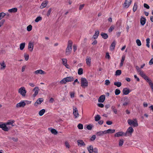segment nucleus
I'll return each instance as SVG.
<instances>
[{
  "mask_svg": "<svg viewBox=\"0 0 153 153\" xmlns=\"http://www.w3.org/2000/svg\"><path fill=\"white\" fill-rule=\"evenodd\" d=\"M26 105V103L24 101H22L19 103L16 104V107L17 108L21 107H24Z\"/></svg>",
  "mask_w": 153,
  "mask_h": 153,
  "instance_id": "nucleus-12",
  "label": "nucleus"
},
{
  "mask_svg": "<svg viewBox=\"0 0 153 153\" xmlns=\"http://www.w3.org/2000/svg\"><path fill=\"white\" fill-rule=\"evenodd\" d=\"M131 91L129 88H126L123 89V95H127L128 94L131 92Z\"/></svg>",
  "mask_w": 153,
  "mask_h": 153,
  "instance_id": "nucleus-15",
  "label": "nucleus"
},
{
  "mask_svg": "<svg viewBox=\"0 0 153 153\" xmlns=\"http://www.w3.org/2000/svg\"><path fill=\"white\" fill-rule=\"evenodd\" d=\"M77 127L79 129H82L83 128V125L82 124L79 123Z\"/></svg>",
  "mask_w": 153,
  "mask_h": 153,
  "instance_id": "nucleus-50",
  "label": "nucleus"
},
{
  "mask_svg": "<svg viewBox=\"0 0 153 153\" xmlns=\"http://www.w3.org/2000/svg\"><path fill=\"white\" fill-rule=\"evenodd\" d=\"M48 1L47 0L44 1L41 4L40 8L41 9H42L45 8L48 4Z\"/></svg>",
  "mask_w": 153,
  "mask_h": 153,
  "instance_id": "nucleus-16",
  "label": "nucleus"
},
{
  "mask_svg": "<svg viewBox=\"0 0 153 153\" xmlns=\"http://www.w3.org/2000/svg\"><path fill=\"white\" fill-rule=\"evenodd\" d=\"M70 96L71 98H73L74 97L75 93L74 92H70Z\"/></svg>",
  "mask_w": 153,
  "mask_h": 153,
  "instance_id": "nucleus-55",
  "label": "nucleus"
},
{
  "mask_svg": "<svg viewBox=\"0 0 153 153\" xmlns=\"http://www.w3.org/2000/svg\"><path fill=\"white\" fill-rule=\"evenodd\" d=\"M101 118L100 116L99 115H97L95 117V120L96 121H99Z\"/></svg>",
  "mask_w": 153,
  "mask_h": 153,
  "instance_id": "nucleus-37",
  "label": "nucleus"
},
{
  "mask_svg": "<svg viewBox=\"0 0 153 153\" xmlns=\"http://www.w3.org/2000/svg\"><path fill=\"white\" fill-rule=\"evenodd\" d=\"M144 7L146 8L147 9H149V6L146 4H143Z\"/></svg>",
  "mask_w": 153,
  "mask_h": 153,
  "instance_id": "nucleus-62",
  "label": "nucleus"
},
{
  "mask_svg": "<svg viewBox=\"0 0 153 153\" xmlns=\"http://www.w3.org/2000/svg\"><path fill=\"white\" fill-rule=\"evenodd\" d=\"M114 85L117 87H119L121 85L122 83L121 82H116L114 83Z\"/></svg>",
  "mask_w": 153,
  "mask_h": 153,
  "instance_id": "nucleus-34",
  "label": "nucleus"
},
{
  "mask_svg": "<svg viewBox=\"0 0 153 153\" xmlns=\"http://www.w3.org/2000/svg\"><path fill=\"white\" fill-rule=\"evenodd\" d=\"M52 8H50L48 9V10L47 12V14H46L47 16H49L50 15L51 13V12L52 11Z\"/></svg>",
  "mask_w": 153,
  "mask_h": 153,
  "instance_id": "nucleus-40",
  "label": "nucleus"
},
{
  "mask_svg": "<svg viewBox=\"0 0 153 153\" xmlns=\"http://www.w3.org/2000/svg\"><path fill=\"white\" fill-rule=\"evenodd\" d=\"M74 80V78L73 76H70L63 79L60 82V83L61 84H65L67 82H71Z\"/></svg>",
  "mask_w": 153,
  "mask_h": 153,
  "instance_id": "nucleus-1",
  "label": "nucleus"
},
{
  "mask_svg": "<svg viewBox=\"0 0 153 153\" xmlns=\"http://www.w3.org/2000/svg\"><path fill=\"white\" fill-rule=\"evenodd\" d=\"M25 43H21L20 45L19 48L20 50H22L25 47Z\"/></svg>",
  "mask_w": 153,
  "mask_h": 153,
  "instance_id": "nucleus-33",
  "label": "nucleus"
},
{
  "mask_svg": "<svg viewBox=\"0 0 153 153\" xmlns=\"http://www.w3.org/2000/svg\"><path fill=\"white\" fill-rule=\"evenodd\" d=\"M140 22L141 24L143 26L146 23V19L144 17H142L140 19Z\"/></svg>",
  "mask_w": 153,
  "mask_h": 153,
  "instance_id": "nucleus-25",
  "label": "nucleus"
},
{
  "mask_svg": "<svg viewBox=\"0 0 153 153\" xmlns=\"http://www.w3.org/2000/svg\"><path fill=\"white\" fill-rule=\"evenodd\" d=\"M116 45V42L115 41H114L111 44L110 47V49L111 51H113Z\"/></svg>",
  "mask_w": 153,
  "mask_h": 153,
  "instance_id": "nucleus-28",
  "label": "nucleus"
},
{
  "mask_svg": "<svg viewBox=\"0 0 153 153\" xmlns=\"http://www.w3.org/2000/svg\"><path fill=\"white\" fill-rule=\"evenodd\" d=\"M143 106L144 108H146L148 106V104L146 102H144L143 103Z\"/></svg>",
  "mask_w": 153,
  "mask_h": 153,
  "instance_id": "nucleus-59",
  "label": "nucleus"
},
{
  "mask_svg": "<svg viewBox=\"0 0 153 153\" xmlns=\"http://www.w3.org/2000/svg\"><path fill=\"white\" fill-rule=\"evenodd\" d=\"M73 109V114L75 118L76 119L78 118L79 116V114L77 108L76 107L74 106Z\"/></svg>",
  "mask_w": 153,
  "mask_h": 153,
  "instance_id": "nucleus-10",
  "label": "nucleus"
},
{
  "mask_svg": "<svg viewBox=\"0 0 153 153\" xmlns=\"http://www.w3.org/2000/svg\"><path fill=\"white\" fill-rule=\"evenodd\" d=\"M34 48V43L32 42H29L28 44V49L29 51L31 52H32L33 49Z\"/></svg>",
  "mask_w": 153,
  "mask_h": 153,
  "instance_id": "nucleus-11",
  "label": "nucleus"
},
{
  "mask_svg": "<svg viewBox=\"0 0 153 153\" xmlns=\"http://www.w3.org/2000/svg\"><path fill=\"white\" fill-rule=\"evenodd\" d=\"M92 126L91 125H89L87 126V128L89 130H91V129L92 128Z\"/></svg>",
  "mask_w": 153,
  "mask_h": 153,
  "instance_id": "nucleus-63",
  "label": "nucleus"
},
{
  "mask_svg": "<svg viewBox=\"0 0 153 153\" xmlns=\"http://www.w3.org/2000/svg\"><path fill=\"white\" fill-rule=\"evenodd\" d=\"M15 121L14 120H10L7 121L6 123L7 126L11 125L12 126H13L14 125H13V123Z\"/></svg>",
  "mask_w": 153,
  "mask_h": 153,
  "instance_id": "nucleus-26",
  "label": "nucleus"
},
{
  "mask_svg": "<svg viewBox=\"0 0 153 153\" xmlns=\"http://www.w3.org/2000/svg\"><path fill=\"white\" fill-rule=\"evenodd\" d=\"M32 26L31 25H29L27 27V30L28 31H30L32 30Z\"/></svg>",
  "mask_w": 153,
  "mask_h": 153,
  "instance_id": "nucleus-43",
  "label": "nucleus"
},
{
  "mask_svg": "<svg viewBox=\"0 0 153 153\" xmlns=\"http://www.w3.org/2000/svg\"><path fill=\"white\" fill-rule=\"evenodd\" d=\"M45 112V109H43L39 111V115L40 116H42Z\"/></svg>",
  "mask_w": 153,
  "mask_h": 153,
  "instance_id": "nucleus-30",
  "label": "nucleus"
},
{
  "mask_svg": "<svg viewBox=\"0 0 153 153\" xmlns=\"http://www.w3.org/2000/svg\"><path fill=\"white\" fill-rule=\"evenodd\" d=\"M99 31L98 30H96L95 31V34L94 35V36H93V38L95 39H97V38L98 36H99Z\"/></svg>",
  "mask_w": 153,
  "mask_h": 153,
  "instance_id": "nucleus-29",
  "label": "nucleus"
},
{
  "mask_svg": "<svg viewBox=\"0 0 153 153\" xmlns=\"http://www.w3.org/2000/svg\"><path fill=\"white\" fill-rule=\"evenodd\" d=\"M139 74L149 83L152 82L151 80L145 74L143 71L141 70L139 72Z\"/></svg>",
  "mask_w": 153,
  "mask_h": 153,
  "instance_id": "nucleus-4",
  "label": "nucleus"
},
{
  "mask_svg": "<svg viewBox=\"0 0 153 153\" xmlns=\"http://www.w3.org/2000/svg\"><path fill=\"white\" fill-rule=\"evenodd\" d=\"M93 152H94V153H98V149L96 148H93Z\"/></svg>",
  "mask_w": 153,
  "mask_h": 153,
  "instance_id": "nucleus-60",
  "label": "nucleus"
},
{
  "mask_svg": "<svg viewBox=\"0 0 153 153\" xmlns=\"http://www.w3.org/2000/svg\"><path fill=\"white\" fill-rule=\"evenodd\" d=\"M108 134H111L114 133L115 131V130L109 129H108Z\"/></svg>",
  "mask_w": 153,
  "mask_h": 153,
  "instance_id": "nucleus-41",
  "label": "nucleus"
},
{
  "mask_svg": "<svg viewBox=\"0 0 153 153\" xmlns=\"http://www.w3.org/2000/svg\"><path fill=\"white\" fill-rule=\"evenodd\" d=\"M18 92L23 97H25L26 93V91L24 87H22L19 88L18 90Z\"/></svg>",
  "mask_w": 153,
  "mask_h": 153,
  "instance_id": "nucleus-9",
  "label": "nucleus"
},
{
  "mask_svg": "<svg viewBox=\"0 0 153 153\" xmlns=\"http://www.w3.org/2000/svg\"><path fill=\"white\" fill-rule=\"evenodd\" d=\"M42 18L41 17L39 16L37 17L35 19V22H38L39 21H41L42 20Z\"/></svg>",
  "mask_w": 153,
  "mask_h": 153,
  "instance_id": "nucleus-38",
  "label": "nucleus"
},
{
  "mask_svg": "<svg viewBox=\"0 0 153 153\" xmlns=\"http://www.w3.org/2000/svg\"><path fill=\"white\" fill-rule=\"evenodd\" d=\"M110 84V82L109 80L107 79L105 81V85H109Z\"/></svg>",
  "mask_w": 153,
  "mask_h": 153,
  "instance_id": "nucleus-53",
  "label": "nucleus"
},
{
  "mask_svg": "<svg viewBox=\"0 0 153 153\" xmlns=\"http://www.w3.org/2000/svg\"><path fill=\"white\" fill-rule=\"evenodd\" d=\"M39 90L38 87H36L33 89V91H34V93L33 94V96L34 97H35L38 94Z\"/></svg>",
  "mask_w": 153,
  "mask_h": 153,
  "instance_id": "nucleus-18",
  "label": "nucleus"
},
{
  "mask_svg": "<svg viewBox=\"0 0 153 153\" xmlns=\"http://www.w3.org/2000/svg\"><path fill=\"white\" fill-rule=\"evenodd\" d=\"M87 149H88V151H89V150L93 151V146L91 145H90V146H89L88 147H87Z\"/></svg>",
  "mask_w": 153,
  "mask_h": 153,
  "instance_id": "nucleus-52",
  "label": "nucleus"
},
{
  "mask_svg": "<svg viewBox=\"0 0 153 153\" xmlns=\"http://www.w3.org/2000/svg\"><path fill=\"white\" fill-rule=\"evenodd\" d=\"M96 136L95 135H93L90 138V140L91 141L94 140L96 138Z\"/></svg>",
  "mask_w": 153,
  "mask_h": 153,
  "instance_id": "nucleus-56",
  "label": "nucleus"
},
{
  "mask_svg": "<svg viewBox=\"0 0 153 153\" xmlns=\"http://www.w3.org/2000/svg\"><path fill=\"white\" fill-rule=\"evenodd\" d=\"M43 99L42 98H39L34 103V105L37 106L38 105L40 104L43 101Z\"/></svg>",
  "mask_w": 153,
  "mask_h": 153,
  "instance_id": "nucleus-17",
  "label": "nucleus"
},
{
  "mask_svg": "<svg viewBox=\"0 0 153 153\" xmlns=\"http://www.w3.org/2000/svg\"><path fill=\"white\" fill-rule=\"evenodd\" d=\"M125 57L124 56H122V59L121 61V62L120 64V67H122L123 66V63H124V61L125 60Z\"/></svg>",
  "mask_w": 153,
  "mask_h": 153,
  "instance_id": "nucleus-31",
  "label": "nucleus"
},
{
  "mask_svg": "<svg viewBox=\"0 0 153 153\" xmlns=\"http://www.w3.org/2000/svg\"><path fill=\"white\" fill-rule=\"evenodd\" d=\"M6 123H4L0 122V128L3 130L5 131H8L10 127H7Z\"/></svg>",
  "mask_w": 153,
  "mask_h": 153,
  "instance_id": "nucleus-7",
  "label": "nucleus"
},
{
  "mask_svg": "<svg viewBox=\"0 0 153 153\" xmlns=\"http://www.w3.org/2000/svg\"><path fill=\"white\" fill-rule=\"evenodd\" d=\"M121 73V71L120 70H118L116 71L115 75H120Z\"/></svg>",
  "mask_w": 153,
  "mask_h": 153,
  "instance_id": "nucleus-44",
  "label": "nucleus"
},
{
  "mask_svg": "<svg viewBox=\"0 0 153 153\" xmlns=\"http://www.w3.org/2000/svg\"><path fill=\"white\" fill-rule=\"evenodd\" d=\"M24 57L26 61H27L29 59V55L26 53H25L24 55Z\"/></svg>",
  "mask_w": 153,
  "mask_h": 153,
  "instance_id": "nucleus-39",
  "label": "nucleus"
},
{
  "mask_svg": "<svg viewBox=\"0 0 153 153\" xmlns=\"http://www.w3.org/2000/svg\"><path fill=\"white\" fill-rule=\"evenodd\" d=\"M114 25H111L108 29V31L109 32H111L114 29Z\"/></svg>",
  "mask_w": 153,
  "mask_h": 153,
  "instance_id": "nucleus-49",
  "label": "nucleus"
},
{
  "mask_svg": "<svg viewBox=\"0 0 153 153\" xmlns=\"http://www.w3.org/2000/svg\"><path fill=\"white\" fill-rule=\"evenodd\" d=\"M78 145L80 146H85V144L82 140H78L77 141Z\"/></svg>",
  "mask_w": 153,
  "mask_h": 153,
  "instance_id": "nucleus-24",
  "label": "nucleus"
},
{
  "mask_svg": "<svg viewBox=\"0 0 153 153\" xmlns=\"http://www.w3.org/2000/svg\"><path fill=\"white\" fill-rule=\"evenodd\" d=\"M34 73L37 75L38 74L44 75L46 74V72L41 69H39L35 71L34 72Z\"/></svg>",
  "mask_w": 153,
  "mask_h": 153,
  "instance_id": "nucleus-14",
  "label": "nucleus"
},
{
  "mask_svg": "<svg viewBox=\"0 0 153 153\" xmlns=\"http://www.w3.org/2000/svg\"><path fill=\"white\" fill-rule=\"evenodd\" d=\"M125 133H124L123 131H120L114 134L115 137H119L125 136Z\"/></svg>",
  "mask_w": 153,
  "mask_h": 153,
  "instance_id": "nucleus-22",
  "label": "nucleus"
},
{
  "mask_svg": "<svg viewBox=\"0 0 153 153\" xmlns=\"http://www.w3.org/2000/svg\"><path fill=\"white\" fill-rule=\"evenodd\" d=\"M6 15V14L4 13H0V20L2 19Z\"/></svg>",
  "mask_w": 153,
  "mask_h": 153,
  "instance_id": "nucleus-35",
  "label": "nucleus"
},
{
  "mask_svg": "<svg viewBox=\"0 0 153 153\" xmlns=\"http://www.w3.org/2000/svg\"><path fill=\"white\" fill-rule=\"evenodd\" d=\"M5 21L4 19H2L0 22V27L3 25Z\"/></svg>",
  "mask_w": 153,
  "mask_h": 153,
  "instance_id": "nucleus-54",
  "label": "nucleus"
},
{
  "mask_svg": "<svg viewBox=\"0 0 153 153\" xmlns=\"http://www.w3.org/2000/svg\"><path fill=\"white\" fill-rule=\"evenodd\" d=\"M120 93V91L118 89H116L115 91V93L116 95H118Z\"/></svg>",
  "mask_w": 153,
  "mask_h": 153,
  "instance_id": "nucleus-48",
  "label": "nucleus"
},
{
  "mask_svg": "<svg viewBox=\"0 0 153 153\" xmlns=\"http://www.w3.org/2000/svg\"><path fill=\"white\" fill-rule=\"evenodd\" d=\"M0 69L1 70H4L6 67V65L4 61L0 62Z\"/></svg>",
  "mask_w": 153,
  "mask_h": 153,
  "instance_id": "nucleus-21",
  "label": "nucleus"
},
{
  "mask_svg": "<svg viewBox=\"0 0 153 153\" xmlns=\"http://www.w3.org/2000/svg\"><path fill=\"white\" fill-rule=\"evenodd\" d=\"M105 99V96L104 95H102L98 99V102H104Z\"/></svg>",
  "mask_w": 153,
  "mask_h": 153,
  "instance_id": "nucleus-23",
  "label": "nucleus"
},
{
  "mask_svg": "<svg viewBox=\"0 0 153 153\" xmlns=\"http://www.w3.org/2000/svg\"><path fill=\"white\" fill-rule=\"evenodd\" d=\"M123 143V139L120 140H119V145L120 146H122Z\"/></svg>",
  "mask_w": 153,
  "mask_h": 153,
  "instance_id": "nucleus-51",
  "label": "nucleus"
},
{
  "mask_svg": "<svg viewBox=\"0 0 153 153\" xmlns=\"http://www.w3.org/2000/svg\"><path fill=\"white\" fill-rule=\"evenodd\" d=\"M130 103V99L127 97H124L123 99V105L126 106L129 105Z\"/></svg>",
  "mask_w": 153,
  "mask_h": 153,
  "instance_id": "nucleus-8",
  "label": "nucleus"
},
{
  "mask_svg": "<svg viewBox=\"0 0 153 153\" xmlns=\"http://www.w3.org/2000/svg\"><path fill=\"white\" fill-rule=\"evenodd\" d=\"M137 9V5L136 3L134 4L133 7V10L134 12Z\"/></svg>",
  "mask_w": 153,
  "mask_h": 153,
  "instance_id": "nucleus-47",
  "label": "nucleus"
},
{
  "mask_svg": "<svg viewBox=\"0 0 153 153\" xmlns=\"http://www.w3.org/2000/svg\"><path fill=\"white\" fill-rule=\"evenodd\" d=\"M72 42L71 41H69L68 46L66 50V54L67 55H69L72 50Z\"/></svg>",
  "mask_w": 153,
  "mask_h": 153,
  "instance_id": "nucleus-3",
  "label": "nucleus"
},
{
  "mask_svg": "<svg viewBox=\"0 0 153 153\" xmlns=\"http://www.w3.org/2000/svg\"><path fill=\"white\" fill-rule=\"evenodd\" d=\"M97 134L98 136H101L103 134L102 131H100L97 133Z\"/></svg>",
  "mask_w": 153,
  "mask_h": 153,
  "instance_id": "nucleus-58",
  "label": "nucleus"
},
{
  "mask_svg": "<svg viewBox=\"0 0 153 153\" xmlns=\"http://www.w3.org/2000/svg\"><path fill=\"white\" fill-rule=\"evenodd\" d=\"M65 144L66 148L68 149H69L70 148V146L68 142L67 141H65Z\"/></svg>",
  "mask_w": 153,
  "mask_h": 153,
  "instance_id": "nucleus-45",
  "label": "nucleus"
},
{
  "mask_svg": "<svg viewBox=\"0 0 153 153\" xmlns=\"http://www.w3.org/2000/svg\"><path fill=\"white\" fill-rule=\"evenodd\" d=\"M17 9L16 7L13 8L8 10V12L10 13H15L17 12Z\"/></svg>",
  "mask_w": 153,
  "mask_h": 153,
  "instance_id": "nucleus-27",
  "label": "nucleus"
},
{
  "mask_svg": "<svg viewBox=\"0 0 153 153\" xmlns=\"http://www.w3.org/2000/svg\"><path fill=\"white\" fill-rule=\"evenodd\" d=\"M51 133L54 134H57V131L54 129H51Z\"/></svg>",
  "mask_w": 153,
  "mask_h": 153,
  "instance_id": "nucleus-36",
  "label": "nucleus"
},
{
  "mask_svg": "<svg viewBox=\"0 0 153 153\" xmlns=\"http://www.w3.org/2000/svg\"><path fill=\"white\" fill-rule=\"evenodd\" d=\"M136 43L137 44V45L138 46H140L141 45V42L140 41L139 39H137L136 40Z\"/></svg>",
  "mask_w": 153,
  "mask_h": 153,
  "instance_id": "nucleus-46",
  "label": "nucleus"
},
{
  "mask_svg": "<svg viewBox=\"0 0 153 153\" xmlns=\"http://www.w3.org/2000/svg\"><path fill=\"white\" fill-rule=\"evenodd\" d=\"M26 68V65H24L22 66V72H23L25 71V69Z\"/></svg>",
  "mask_w": 153,
  "mask_h": 153,
  "instance_id": "nucleus-57",
  "label": "nucleus"
},
{
  "mask_svg": "<svg viewBox=\"0 0 153 153\" xmlns=\"http://www.w3.org/2000/svg\"><path fill=\"white\" fill-rule=\"evenodd\" d=\"M101 36L104 39H107L108 38V35L106 33H101Z\"/></svg>",
  "mask_w": 153,
  "mask_h": 153,
  "instance_id": "nucleus-32",
  "label": "nucleus"
},
{
  "mask_svg": "<svg viewBox=\"0 0 153 153\" xmlns=\"http://www.w3.org/2000/svg\"><path fill=\"white\" fill-rule=\"evenodd\" d=\"M62 61L63 64L68 69L70 68L69 65L67 64V60L66 59H62Z\"/></svg>",
  "mask_w": 153,
  "mask_h": 153,
  "instance_id": "nucleus-19",
  "label": "nucleus"
},
{
  "mask_svg": "<svg viewBox=\"0 0 153 153\" xmlns=\"http://www.w3.org/2000/svg\"><path fill=\"white\" fill-rule=\"evenodd\" d=\"M81 86L83 88H85L88 86V82L86 79L82 77L81 79Z\"/></svg>",
  "mask_w": 153,
  "mask_h": 153,
  "instance_id": "nucleus-5",
  "label": "nucleus"
},
{
  "mask_svg": "<svg viewBox=\"0 0 153 153\" xmlns=\"http://www.w3.org/2000/svg\"><path fill=\"white\" fill-rule=\"evenodd\" d=\"M128 124L133 127H136L138 126L137 120L136 119H133L132 120L128 119L127 120Z\"/></svg>",
  "mask_w": 153,
  "mask_h": 153,
  "instance_id": "nucleus-2",
  "label": "nucleus"
},
{
  "mask_svg": "<svg viewBox=\"0 0 153 153\" xmlns=\"http://www.w3.org/2000/svg\"><path fill=\"white\" fill-rule=\"evenodd\" d=\"M132 1V0H126L124 2L123 6L125 8H127L131 4Z\"/></svg>",
  "mask_w": 153,
  "mask_h": 153,
  "instance_id": "nucleus-13",
  "label": "nucleus"
},
{
  "mask_svg": "<svg viewBox=\"0 0 153 153\" xmlns=\"http://www.w3.org/2000/svg\"><path fill=\"white\" fill-rule=\"evenodd\" d=\"M83 69L82 68H79L78 69V74L79 75H81L83 74Z\"/></svg>",
  "mask_w": 153,
  "mask_h": 153,
  "instance_id": "nucleus-42",
  "label": "nucleus"
},
{
  "mask_svg": "<svg viewBox=\"0 0 153 153\" xmlns=\"http://www.w3.org/2000/svg\"><path fill=\"white\" fill-rule=\"evenodd\" d=\"M84 5L85 4H84L80 5L79 7V10H81L82 9L83 7H84Z\"/></svg>",
  "mask_w": 153,
  "mask_h": 153,
  "instance_id": "nucleus-61",
  "label": "nucleus"
},
{
  "mask_svg": "<svg viewBox=\"0 0 153 153\" xmlns=\"http://www.w3.org/2000/svg\"><path fill=\"white\" fill-rule=\"evenodd\" d=\"M134 131V130L131 126L129 127L125 133V136L131 137Z\"/></svg>",
  "mask_w": 153,
  "mask_h": 153,
  "instance_id": "nucleus-6",
  "label": "nucleus"
},
{
  "mask_svg": "<svg viewBox=\"0 0 153 153\" xmlns=\"http://www.w3.org/2000/svg\"><path fill=\"white\" fill-rule=\"evenodd\" d=\"M149 64L150 65H152L153 64V58L151 59L149 62Z\"/></svg>",
  "mask_w": 153,
  "mask_h": 153,
  "instance_id": "nucleus-64",
  "label": "nucleus"
},
{
  "mask_svg": "<svg viewBox=\"0 0 153 153\" xmlns=\"http://www.w3.org/2000/svg\"><path fill=\"white\" fill-rule=\"evenodd\" d=\"M86 63L89 67L91 65V58L89 56H87L86 58Z\"/></svg>",
  "mask_w": 153,
  "mask_h": 153,
  "instance_id": "nucleus-20",
  "label": "nucleus"
}]
</instances>
